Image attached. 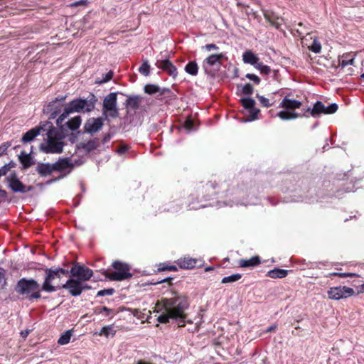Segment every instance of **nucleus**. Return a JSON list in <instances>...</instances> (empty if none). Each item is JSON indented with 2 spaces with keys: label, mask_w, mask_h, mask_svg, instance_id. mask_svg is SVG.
I'll use <instances>...</instances> for the list:
<instances>
[{
  "label": "nucleus",
  "mask_w": 364,
  "mask_h": 364,
  "mask_svg": "<svg viewBox=\"0 0 364 364\" xmlns=\"http://www.w3.org/2000/svg\"><path fill=\"white\" fill-rule=\"evenodd\" d=\"M63 289L68 290L69 293L73 296H79L83 289H89L90 287L86 285H83L82 283L75 279H70L65 284L62 285Z\"/></svg>",
  "instance_id": "obj_13"
},
{
  "label": "nucleus",
  "mask_w": 364,
  "mask_h": 364,
  "mask_svg": "<svg viewBox=\"0 0 364 364\" xmlns=\"http://www.w3.org/2000/svg\"><path fill=\"white\" fill-rule=\"evenodd\" d=\"M8 149V146L6 144H4L0 146V155L3 154L6 149Z\"/></svg>",
  "instance_id": "obj_51"
},
{
  "label": "nucleus",
  "mask_w": 364,
  "mask_h": 364,
  "mask_svg": "<svg viewBox=\"0 0 364 364\" xmlns=\"http://www.w3.org/2000/svg\"><path fill=\"white\" fill-rule=\"evenodd\" d=\"M114 289H103V290H100L97 292V295L98 296H105V295H112L113 293H114Z\"/></svg>",
  "instance_id": "obj_46"
},
{
  "label": "nucleus",
  "mask_w": 364,
  "mask_h": 364,
  "mask_svg": "<svg viewBox=\"0 0 364 364\" xmlns=\"http://www.w3.org/2000/svg\"><path fill=\"white\" fill-rule=\"evenodd\" d=\"M245 77H246V78L253 81L256 85H258L260 82L259 77L257 75H255V74L247 73L245 75Z\"/></svg>",
  "instance_id": "obj_45"
},
{
  "label": "nucleus",
  "mask_w": 364,
  "mask_h": 364,
  "mask_svg": "<svg viewBox=\"0 0 364 364\" xmlns=\"http://www.w3.org/2000/svg\"><path fill=\"white\" fill-rule=\"evenodd\" d=\"M339 272H333V273H330L329 275L330 276H338L339 277Z\"/></svg>",
  "instance_id": "obj_57"
},
{
  "label": "nucleus",
  "mask_w": 364,
  "mask_h": 364,
  "mask_svg": "<svg viewBox=\"0 0 364 364\" xmlns=\"http://www.w3.org/2000/svg\"><path fill=\"white\" fill-rule=\"evenodd\" d=\"M160 87L157 85L149 84L144 86V92L149 95H153L159 92Z\"/></svg>",
  "instance_id": "obj_34"
},
{
  "label": "nucleus",
  "mask_w": 364,
  "mask_h": 364,
  "mask_svg": "<svg viewBox=\"0 0 364 364\" xmlns=\"http://www.w3.org/2000/svg\"><path fill=\"white\" fill-rule=\"evenodd\" d=\"M171 62L168 60H157L156 65L158 68L166 71Z\"/></svg>",
  "instance_id": "obj_38"
},
{
  "label": "nucleus",
  "mask_w": 364,
  "mask_h": 364,
  "mask_svg": "<svg viewBox=\"0 0 364 364\" xmlns=\"http://www.w3.org/2000/svg\"><path fill=\"white\" fill-rule=\"evenodd\" d=\"M288 271L282 269H274L267 272V275L272 279L284 278L287 275Z\"/></svg>",
  "instance_id": "obj_25"
},
{
  "label": "nucleus",
  "mask_w": 364,
  "mask_h": 364,
  "mask_svg": "<svg viewBox=\"0 0 364 364\" xmlns=\"http://www.w3.org/2000/svg\"><path fill=\"white\" fill-rule=\"evenodd\" d=\"M70 141L72 144L75 143V138H70Z\"/></svg>",
  "instance_id": "obj_60"
},
{
  "label": "nucleus",
  "mask_w": 364,
  "mask_h": 364,
  "mask_svg": "<svg viewBox=\"0 0 364 364\" xmlns=\"http://www.w3.org/2000/svg\"><path fill=\"white\" fill-rule=\"evenodd\" d=\"M171 76H176L177 75V70L176 68L171 63V64L168 65V69L166 71Z\"/></svg>",
  "instance_id": "obj_47"
},
{
  "label": "nucleus",
  "mask_w": 364,
  "mask_h": 364,
  "mask_svg": "<svg viewBox=\"0 0 364 364\" xmlns=\"http://www.w3.org/2000/svg\"><path fill=\"white\" fill-rule=\"evenodd\" d=\"M256 97L257 98L259 103L264 107H269L274 104V100L273 99L267 98L258 94L257 95Z\"/></svg>",
  "instance_id": "obj_30"
},
{
  "label": "nucleus",
  "mask_w": 364,
  "mask_h": 364,
  "mask_svg": "<svg viewBox=\"0 0 364 364\" xmlns=\"http://www.w3.org/2000/svg\"><path fill=\"white\" fill-rule=\"evenodd\" d=\"M276 328H277V326H276V325H272V326H269V327L267 329V331H267V332H270V331H272L275 330V329H276Z\"/></svg>",
  "instance_id": "obj_53"
},
{
  "label": "nucleus",
  "mask_w": 364,
  "mask_h": 364,
  "mask_svg": "<svg viewBox=\"0 0 364 364\" xmlns=\"http://www.w3.org/2000/svg\"><path fill=\"white\" fill-rule=\"evenodd\" d=\"M349 55L350 54H346L343 55V59L340 62V65L341 66V68H343L348 65H353L355 54H353L351 58H348Z\"/></svg>",
  "instance_id": "obj_31"
},
{
  "label": "nucleus",
  "mask_w": 364,
  "mask_h": 364,
  "mask_svg": "<svg viewBox=\"0 0 364 364\" xmlns=\"http://www.w3.org/2000/svg\"><path fill=\"white\" fill-rule=\"evenodd\" d=\"M198 260L188 257H183L178 259V265L183 269H191L196 266Z\"/></svg>",
  "instance_id": "obj_20"
},
{
  "label": "nucleus",
  "mask_w": 364,
  "mask_h": 364,
  "mask_svg": "<svg viewBox=\"0 0 364 364\" xmlns=\"http://www.w3.org/2000/svg\"><path fill=\"white\" fill-rule=\"evenodd\" d=\"M113 77V72L109 71L107 73H106L105 75L102 76V79H99L96 80V83L97 84H102L105 82H107L109 81Z\"/></svg>",
  "instance_id": "obj_41"
},
{
  "label": "nucleus",
  "mask_w": 364,
  "mask_h": 364,
  "mask_svg": "<svg viewBox=\"0 0 364 364\" xmlns=\"http://www.w3.org/2000/svg\"><path fill=\"white\" fill-rule=\"evenodd\" d=\"M34 138H30V137H28V138H22L23 141L24 142H28V141H31V140H33Z\"/></svg>",
  "instance_id": "obj_55"
},
{
  "label": "nucleus",
  "mask_w": 364,
  "mask_h": 364,
  "mask_svg": "<svg viewBox=\"0 0 364 364\" xmlns=\"http://www.w3.org/2000/svg\"><path fill=\"white\" fill-rule=\"evenodd\" d=\"M309 49L315 53H319L321 50V45L316 38H314L311 46L309 47Z\"/></svg>",
  "instance_id": "obj_39"
},
{
  "label": "nucleus",
  "mask_w": 364,
  "mask_h": 364,
  "mask_svg": "<svg viewBox=\"0 0 364 364\" xmlns=\"http://www.w3.org/2000/svg\"><path fill=\"white\" fill-rule=\"evenodd\" d=\"M240 101L245 110L250 109L255 105V100L252 98H242Z\"/></svg>",
  "instance_id": "obj_37"
},
{
  "label": "nucleus",
  "mask_w": 364,
  "mask_h": 364,
  "mask_svg": "<svg viewBox=\"0 0 364 364\" xmlns=\"http://www.w3.org/2000/svg\"><path fill=\"white\" fill-rule=\"evenodd\" d=\"M188 306L185 296L175 292L172 293L171 297L163 299L156 304V311L160 313L157 320L160 323H166L172 318L177 321L179 326H183L186 316L185 311Z\"/></svg>",
  "instance_id": "obj_1"
},
{
  "label": "nucleus",
  "mask_w": 364,
  "mask_h": 364,
  "mask_svg": "<svg viewBox=\"0 0 364 364\" xmlns=\"http://www.w3.org/2000/svg\"><path fill=\"white\" fill-rule=\"evenodd\" d=\"M355 276H357L356 274L355 273H340L339 274V277H355Z\"/></svg>",
  "instance_id": "obj_50"
},
{
  "label": "nucleus",
  "mask_w": 364,
  "mask_h": 364,
  "mask_svg": "<svg viewBox=\"0 0 364 364\" xmlns=\"http://www.w3.org/2000/svg\"><path fill=\"white\" fill-rule=\"evenodd\" d=\"M246 112L249 114L247 119L245 120V122H250L255 120L258 117V114L259 113V109L255 106L246 110Z\"/></svg>",
  "instance_id": "obj_29"
},
{
  "label": "nucleus",
  "mask_w": 364,
  "mask_h": 364,
  "mask_svg": "<svg viewBox=\"0 0 364 364\" xmlns=\"http://www.w3.org/2000/svg\"><path fill=\"white\" fill-rule=\"evenodd\" d=\"M360 77L364 79V73H363L361 75H360Z\"/></svg>",
  "instance_id": "obj_62"
},
{
  "label": "nucleus",
  "mask_w": 364,
  "mask_h": 364,
  "mask_svg": "<svg viewBox=\"0 0 364 364\" xmlns=\"http://www.w3.org/2000/svg\"><path fill=\"white\" fill-rule=\"evenodd\" d=\"M16 291L22 295H29L31 299H39L41 297L40 286L33 279H21L17 283Z\"/></svg>",
  "instance_id": "obj_6"
},
{
  "label": "nucleus",
  "mask_w": 364,
  "mask_h": 364,
  "mask_svg": "<svg viewBox=\"0 0 364 364\" xmlns=\"http://www.w3.org/2000/svg\"><path fill=\"white\" fill-rule=\"evenodd\" d=\"M115 334V331L114 330V328L112 326H104L100 333V335H104L106 337H108L109 336H114Z\"/></svg>",
  "instance_id": "obj_36"
},
{
  "label": "nucleus",
  "mask_w": 364,
  "mask_h": 364,
  "mask_svg": "<svg viewBox=\"0 0 364 364\" xmlns=\"http://www.w3.org/2000/svg\"><path fill=\"white\" fill-rule=\"evenodd\" d=\"M7 182L9 183V188L14 191L16 193H25L26 191H29L31 189V187H26L18 180L16 175L15 173L10 174L7 178Z\"/></svg>",
  "instance_id": "obj_17"
},
{
  "label": "nucleus",
  "mask_w": 364,
  "mask_h": 364,
  "mask_svg": "<svg viewBox=\"0 0 364 364\" xmlns=\"http://www.w3.org/2000/svg\"><path fill=\"white\" fill-rule=\"evenodd\" d=\"M140 97L137 96L129 97L126 100V107L133 110L136 109L139 106Z\"/></svg>",
  "instance_id": "obj_26"
},
{
  "label": "nucleus",
  "mask_w": 364,
  "mask_h": 364,
  "mask_svg": "<svg viewBox=\"0 0 364 364\" xmlns=\"http://www.w3.org/2000/svg\"><path fill=\"white\" fill-rule=\"evenodd\" d=\"M328 298L333 300L347 299L355 294L353 288L338 286L329 288L327 291Z\"/></svg>",
  "instance_id": "obj_10"
},
{
  "label": "nucleus",
  "mask_w": 364,
  "mask_h": 364,
  "mask_svg": "<svg viewBox=\"0 0 364 364\" xmlns=\"http://www.w3.org/2000/svg\"><path fill=\"white\" fill-rule=\"evenodd\" d=\"M175 269L174 267H170V268H168V269Z\"/></svg>",
  "instance_id": "obj_63"
},
{
  "label": "nucleus",
  "mask_w": 364,
  "mask_h": 364,
  "mask_svg": "<svg viewBox=\"0 0 364 364\" xmlns=\"http://www.w3.org/2000/svg\"><path fill=\"white\" fill-rule=\"evenodd\" d=\"M203 48L206 50L207 51H211L212 50H218V47L214 43L207 44Z\"/></svg>",
  "instance_id": "obj_48"
},
{
  "label": "nucleus",
  "mask_w": 364,
  "mask_h": 364,
  "mask_svg": "<svg viewBox=\"0 0 364 364\" xmlns=\"http://www.w3.org/2000/svg\"><path fill=\"white\" fill-rule=\"evenodd\" d=\"M113 271L107 270L104 272L105 277L111 281H123L130 279L132 274L128 264L119 261H114L112 264Z\"/></svg>",
  "instance_id": "obj_5"
},
{
  "label": "nucleus",
  "mask_w": 364,
  "mask_h": 364,
  "mask_svg": "<svg viewBox=\"0 0 364 364\" xmlns=\"http://www.w3.org/2000/svg\"><path fill=\"white\" fill-rule=\"evenodd\" d=\"M259 58L257 55L253 53L251 50H246L242 54V60L245 63L250 64L253 66L255 65V64L257 63V61L259 60Z\"/></svg>",
  "instance_id": "obj_21"
},
{
  "label": "nucleus",
  "mask_w": 364,
  "mask_h": 364,
  "mask_svg": "<svg viewBox=\"0 0 364 364\" xmlns=\"http://www.w3.org/2000/svg\"><path fill=\"white\" fill-rule=\"evenodd\" d=\"M223 53L213 54L207 57L202 63V67L207 74H213V73L220 68L222 65V60L224 58Z\"/></svg>",
  "instance_id": "obj_9"
},
{
  "label": "nucleus",
  "mask_w": 364,
  "mask_h": 364,
  "mask_svg": "<svg viewBox=\"0 0 364 364\" xmlns=\"http://www.w3.org/2000/svg\"><path fill=\"white\" fill-rule=\"evenodd\" d=\"M64 120L63 119L60 123L58 124V119H56V125L61 132L76 131L82 123V119L80 116H75L65 123Z\"/></svg>",
  "instance_id": "obj_16"
},
{
  "label": "nucleus",
  "mask_w": 364,
  "mask_h": 364,
  "mask_svg": "<svg viewBox=\"0 0 364 364\" xmlns=\"http://www.w3.org/2000/svg\"><path fill=\"white\" fill-rule=\"evenodd\" d=\"M213 269V267H206V268L205 269V272H208V271L212 270Z\"/></svg>",
  "instance_id": "obj_59"
},
{
  "label": "nucleus",
  "mask_w": 364,
  "mask_h": 364,
  "mask_svg": "<svg viewBox=\"0 0 364 364\" xmlns=\"http://www.w3.org/2000/svg\"><path fill=\"white\" fill-rule=\"evenodd\" d=\"M358 288H359V289L358 291V294L364 293V283L363 284H361Z\"/></svg>",
  "instance_id": "obj_52"
},
{
  "label": "nucleus",
  "mask_w": 364,
  "mask_h": 364,
  "mask_svg": "<svg viewBox=\"0 0 364 364\" xmlns=\"http://www.w3.org/2000/svg\"><path fill=\"white\" fill-rule=\"evenodd\" d=\"M185 71L193 76H196L198 72V64L195 61L189 62L185 67Z\"/></svg>",
  "instance_id": "obj_27"
},
{
  "label": "nucleus",
  "mask_w": 364,
  "mask_h": 364,
  "mask_svg": "<svg viewBox=\"0 0 364 364\" xmlns=\"http://www.w3.org/2000/svg\"><path fill=\"white\" fill-rule=\"evenodd\" d=\"M66 98L67 95L58 97L47 105L44 112L49 114V119H55L60 113Z\"/></svg>",
  "instance_id": "obj_11"
},
{
  "label": "nucleus",
  "mask_w": 364,
  "mask_h": 364,
  "mask_svg": "<svg viewBox=\"0 0 364 364\" xmlns=\"http://www.w3.org/2000/svg\"><path fill=\"white\" fill-rule=\"evenodd\" d=\"M301 102L290 99L287 95L285 96L279 104V107L282 110L277 113V116L282 120H291L298 118L300 114L295 112L296 109L300 108Z\"/></svg>",
  "instance_id": "obj_4"
},
{
  "label": "nucleus",
  "mask_w": 364,
  "mask_h": 364,
  "mask_svg": "<svg viewBox=\"0 0 364 364\" xmlns=\"http://www.w3.org/2000/svg\"><path fill=\"white\" fill-rule=\"evenodd\" d=\"M242 277V274H233L230 276L225 277L222 279L221 282L223 284H228V283H233L238 280H240Z\"/></svg>",
  "instance_id": "obj_32"
},
{
  "label": "nucleus",
  "mask_w": 364,
  "mask_h": 364,
  "mask_svg": "<svg viewBox=\"0 0 364 364\" xmlns=\"http://www.w3.org/2000/svg\"><path fill=\"white\" fill-rule=\"evenodd\" d=\"M103 122L101 118H90L85 124L86 132L92 134L98 132L102 127Z\"/></svg>",
  "instance_id": "obj_18"
},
{
  "label": "nucleus",
  "mask_w": 364,
  "mask_h": 364,
  "mask_svg": "<svg viewBox=\"0 0 364 364\" xmlns=\"http://www.w3.org/2000/svg\"><path fill=\"white\" fill-rule=\"evenodd\" d=\"M183 129H186L188 132H190V131L194 129L193 122L191 118H188L185 121L183 126Z\"/></svg>",
  "instance_id": "obj_42"
},
{
  "label": "nucleus",
  "mask_w": 364,
  "mask_h": 364,
  "mask_svg": "<svg viewBox=\"0 0 364 364\" xmlns=\"http://www.w3.org/2000/svg\"><path fill=\"white\" fill-rule=\"evenodd\" d=\"M68 271L62 268L46 269V278L42 284V290L46 292H54L62 288L61 277L67 276Z\"/></svg>",
  "instance_id": "obj_3"
},
{
  "label": "nucleus",
  "mask_w": 364,
  "mask_h": 364,
  "mask_svg": "<svg viewBox=\"0 0 364 364\" xmlns=\"http://www.w3.org/2000/svg\"><path fill=\"white\" fill-rule=\"evenodd\" d=\"M56 129L52 122L46 121L41 122L38 126L30 129L22 136H56Z\"/></svg>",
  "instance_id": "obj_7"
},
{
  "label": "nucleus",
  "mask_w": 364,
  "mask_h": 364,
  "mask_svg": "<svg viewBox=\"0 0 364 364\" xmlns=\"http://www.w3.org/2000/svg\"><path fill=\"white\" fill-rule=\"evenodd\" d=\"M104 311H108V309L107 307H103Z\"/></svg>",
  "instance_id": "obj_61"
},
{
  "label": "nucleus",
  "mask_w": 364,
  "mask_h": 364,
  "mask_svg": "<svg viewBox=\"0 0 364 364\" xmlns=\"http://www.w3.org/2000/svg\"><path fill=\"white\" fill-rule=\"evenodd\" d=\"M63 138H47L41 144V150L46 153H60L63 151L64 143L61 141Z\"/></svg>",
  "instance_id": "obj_12"
},
{
  "label": "nucleus",
  "mask_w": 364,
  "mask_h": 364,
  "mask_svg": "<svg viewBox=\"0 0 364 364\" xmlns=\"http://www.w3.org/2000/svg\"><path fill=\"white\" fill-rule=\"evenodd\" d=\"M103 114L106 118H115L119 112L117 108V93L111 92L103 100Z\"/></svg>",
  "instance_id": "obj_8"
},
{
  "label": "nucleus",
  "mask_w": 364,
  "mask_h": 364,
  "mask_svg": "<svg viewBox=\"0 0 364 364\" xmlns=\"http://www.w3.org/2000/svg\"><path fill=\"white\" fill-rule=\"evenodd\" d=\"M242 91L245 95H250L253 92V87L250 84L247 83L242 87Z\"/></svg>",
  "instance_id": "obj_44"
},
{
  "label": "nucleus",
  "mask_w": 364,
  "mask_h": 364,
  "mask_svg": "<svg viewBox=\"0 0 364 364\" xmlns=\"http://www.w3.org/2000/svg\"><path fill=\"white\" fill-rule=\"evenodd\" d=\"M82 164V161L71 160L69 158L61 159L54 163L55 171L63 173H70L74 166H79Z\"/></svg>",
  "instance_id": "obj_15"
},
{
  "label": "nucleus",
  "mask_w": 364,
  "mask_h": 364,
  "mask_svg": "<svg viewBox=\"0 0 364 364\" xmlns=\"http://www.w3.org/2000/svg\"><path fill=\"white\" fill-rule=\"evenodd\" d=\"M28 334V331H25V332H21V335L23 336V337H26Z\"/></svg>",
  "instance_id": "obj_58"
},
{
  "label": "nucleus",
  "mask_w": 364,
  "mask_h": 364,
  "mask_svg": "<svg viewBox=\"0 0 364 364\" xmlns=\"http://www.w3.org/2000/svg\"><path fill=\"white\" fill-rule=\"evenodd\" d=\"M254 67L259 70L262 74L269 75L271 72L270 68L266 65H264L262 62L259 61V60Z\"/></svg>",
  "instance_id": "obj_33"
},
{
  "label": "nucleus",
  "mask_w": 364,
  "mask_h": 364,
  "mask_svg": "<svg viewBox=\"0 0 364 364\" xmlns=\"http://www.w3.org/2000/svg\"><path fill=\"white\" fill-rule=\"evenodd\" d=\"M55 171L54 165L50 164H42L38 166L37 171L43 176H48Z\"/></svg>",
  "instance_id": "obj_22"
},
{
  "label": "nucleus",
  "mask_w": 364,
  "mask_h": 364,
  "mask_svg": "<svg viewBox=\"0 0 364 364\" xmlns=\"http://www.w3.org/2000/svg\"><path fill=\"white\" fill-rule=\"evenodd\" d=\"M97 147V144L95 140H90L86 144H82L80 146H76V154L83 156L88 154L90 151L95 149Z\"/></svg>",
  "instance_id": "obj_19"
},
{
  "label": "nucleus",
  "mask_w": 364,
  "mask_h": 364,
  "mask_svg": "<svg viewBox=\"0 0 364 364\" xmlns=\"http://www.w3.org/2000/svg\"><path fill=\"white\" fill-rule=\"evenodd\" d=\"M95 102L96 100L94 95L90 100L78 98L70 101L58 116V124L60 123L63 119H65L71 113L91 112L95 108Z\"/></svg>",
  "instance_id": "obj_2"
},
{
  "label": "nucleus",
  "mask_w": 364,
  "mask_h": 364,
  "mask_svg": "<svg viewBox=\"0 0 364 364\" xmlns=\"http://www.w3.org/2000/svg\"><path fill=\"white\" fill-rule=\"evenodd\" d=\"M14 166V163L13 162H10L7 164H5L4 166H3L1 168H0V173H2V176H5L7 172L9 171V169L12 167Z\"/></svg>",
  "instance_id": "obj_43"
},
{
  "label": "nucleus",
  "mask_w": 364,
  "mask_h": 364,
  "mask_svg": "<svg viewBox=\"0 0 364 364\" xmlns=\"http://www.w3.org/2000/svg\"><path fill=\"white\" fill-rule=\"evenodd\" d=\"M338 109V105L336 103H332L328 106L323 105V114H331L335 113Z\"/></svg>",
  "instance_id": "obj_35"
},
{
  "label": "nucleus",
  "mask_w": 364,
  "mask_h": 364,
  "mask_svg": "<svg viewBox=\"0 0 364 364\" xmlns=\"http://www.w3.org/2000/svg\"><path fill=\"white\" fill-rule=\"evenodd\" d=\"M73 335L71 330H68L65 332H64L58 338V343L59 345H66L68 344L71 338V336Z\"/></svg>",
  "instance_id": "obj_28"
},
{
  "label": "nucleus",
  "mask_w": 364,
  "mask_h": 364,
  "mask_svg": "<svg viewBox=\"0 0 364 364\" xmlns=\"http://www.w3.org/2000/svg\"><path fill=\"white\" fill-rule=\"evenodd\" d=\"M81 3L80 1H76V2H74L71 4V6H79Z\"/></svg>",
  "instance_id": "obj_56"
},
{
  "label": "nucleus",
  "mask_w": 364,
  "mask_h": 364,
  "mask_svg": "<svg viewBox=\"0 0 364 364\" xmlns=\"http://www.w3.org/2000/svg\"><path fill=\"white\" fill-rule=\"evenodd\" d=\"M141 74L148 76L150 73V66L148 63V61H144L142 65L140 66L139 69Z\"/></svg>",
  "instance_id": "obj_40"
},
{
  "label": "nucleus",
  "mask_w": 364,
  "mask_h": 364,
  "mask_svg": "<svg viewBox=\"0 0 364 364\" xmlns=\"http://www.w3.org/2000/svg\"><path fill=\"white\" fill-rule=\"evenodd\" d=\"M260 263L259 257L257 256L252 257L248 259H240L239 265L241 267H252L257 266Z\"/></svg>",
  "instance_id": "obj_24"
},
{
  "label": "nucleus",
  "mask_w": 364,
  "mask_h": 364,
  "mask_svg": "<svg viewBox=\"0 0 364 364\" xmlns=\"http://www.w3.org/2000/svg\"><path fill=\"white\" fill-rule=\"evenodd\" d=\"M70 274L82 282V281L89 280L92 277L93 272L84 265L75 264L71 268Z\"/></svg>",
  "instance_id": "obj_14"
},
{
  "label": "nucleus",
  "mask_w": 364,
  "mask_h": 364,
  "mask_svg": "<svg viewBox=\"0 0 364 364\" xmlns=\"http://www.w3.org/2000/svg\"><path fill=\"white\" fill-rule=\"evenodd\" d=\"M6 196V192L0 188V197H5Z\"/></svg>",
  "instance_id": "obj_54"
},
{
  "label": "nucleus",
  "mask_w": 364,
  "mask_h": 364,
  "mask_svg": "<svg viewBox=\"0 0 364 364\" xmlns=\"http://www.w3.org/2000/svg\"><path fill=\"white\" fill-rule=\"evenodd\" d=\"M128 149H129L128 146L123 144L119 148V149L117 150V152L121 154L124 153L127 150H128Z\"/></svg>",
  "instance_id": "obj_49"
},
{
  "label": "nucleus",
  "mask_w": 364,
  "mask_h": 364,
  "mask_svg": "<svg viewBox=\"0 0 364 364\" xmlns=\"http://www.w3.org/2000/svg\"><path fill=\"white\" fill-rule=\"evenodd\" d=\"M2 173H0V178L2 176Z\"/></svg>",
  "instance_id": "obj_64"
},
{
  "label": "nucleus",
  "mask_w": 364,
  "mask_h": 364,
  "mask_svg": "<svg viewBox=\"0 0 364 364\" xmlns=\"http://www.w3.org/2000/svg\"><path fill=\"white\" fill-rule=\"evenodd\" d=\"M308 111L314 117H320L323 112V103L321 101H317L312 108H309Z\"/></svg>",
  "instance_id": "obj_23"
}]
</instances>
